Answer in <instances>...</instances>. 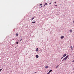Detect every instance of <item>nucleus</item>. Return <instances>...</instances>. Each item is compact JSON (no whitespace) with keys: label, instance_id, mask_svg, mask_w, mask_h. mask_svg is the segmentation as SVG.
Returning <instances> with one entry per match:
<instances>
[{"label":"nucleus","instance_id":"nucleus-9","mask_svg":"<svg viewBox=\"0 0 74 74\" xmlns=\"http://www.w3.org/2000/svg\"><path fill=\"white\" fill-rule=\"evenodd\" d=\"M70 32L71 33H72V29H71L69 30Z\"/></svg>","mask_w":74,"mask_h":74},{"label":"nucleus","instance_id":"nucleus-14","mask_svg":"<svg viewBox=\"0 0 74 74\" xmlns=\"http://www.w3.org/2000/svg\"><path fill=\"white\" fill-rule=\"evenodd\" d=\"M59 67V65H58L56 66V69L58 68Z\"/></svg>","mask_w":74,"mask_h":74},{"label":"nucleus","instance_id":"nucleus-26","mask_svg":"<svg viewBox=\"0 0 74 74\" xmlns=\"http://www.w3.org/2000/svg\"><path fill=\"white\" fill-rule=\"evenodd\" d=\"M42 6H41V7H40V8H42Z\"/></svg>","mask_w":74,"mask_h":74},{"label":"nucleus","instance_id":"nucleus-7","mask_svg":"<svg viewBox=\"0 0 74 74\" xmlns=\"http://www.w3.org/2000/svg\"><path fill=\"white\" fill-rule=\"evenodd\" d=\"M45 69H48V67L47 66H45Z\"/></svg>","mask_w":74,"mask_h":74},{"label":"nucleus","instance_id":"nucleus-8","mask_svg":"<svg viewBox=\"0 0 74 74\" xmlns=\"http://www.w3.org/2000/svg\"><path fill=\"white\" fill-rule=\"evenodd\" d=\"M45 5H48V3H45Z\"/></svg>","mask_w":74,"mask_h":74},{"label":"nucleus","instance_id":"nucleus-20","mask_svg":"<svg viewBox=\"0 0 74 74\" xmlns=\"http://www.w3.org/2000/svg\"><path fill=\"white\" fill-rule=\"evenodd\" d=\"M55 6H58V5H54Z\"/></svg>","mask_w":74,"mask_h":74},{"label":"nucleus","instance_id":"nucleus-28","mask_svg":"<svg viewBox=\"0 0 74 74\" xmlns=\"http://www.w3.org/2000/svg\"><path fill=\"white\" fill-rule=\"evenodd\" d=\"M73 23H74V21H73Z\"/></svg>","mask_w":74,"mask_h":74},{"label":"nucleus","instance_id":"nucleus-10","mask_svg":"<svg viewBox=\"0 0 74 74\" xmlns=\"http://www.w3.org/2000/svg\"><path fill=\"white\" fill-rule=\"evenodd\" d=\"M18 34L16 33V36H18Z\"/></svg>","mask_w":74,"mask_h":74},{"label":"nucleus","instance_id":"nucleus-6","mask_svg":"<svg viewBox=\"0 0 74 74\" xmlns=\"http://www.w3.org/2000/svg\"><path fill=\"white\" fill-rule=\"evenodd\" d=\"M52 70L51 69L49 71V73H51V72H52Z\"/></svg>","mask_w":74,"mask_h":74},{"label":"nucleus","instance_id":"nucleus-15","mask_svg":"<svg viewBox=\"0 0 74 74\" xmlns=\"http://www.w3.org/2000/svg\"><path fill=\"white\" fill-rule=\"evenodd\" d=\"M1 70H2V69H0V72H1Z\"/></svg>","mask_w":74,"mask_h":74},{"label":"nucleus","instance_id":"nucleus-12","mask_svg":"<svg viewBox=\"0 0 74 74\" xmlns=\"http://www.w3.org/2000/svg\"><path fill=\"white\" fill-rule=\"evenodd\" d=\"M36 22L35 21H34V22H32V23H35Z\"/></svg>","mask_w":74,"mask_h":74},{"label":"nucleus","instance_id":"nucleus-25","mask_svg":"<svg viewBox=\"0 0 74 74\" xmlns=\"http://www.w3.org/2000/svg\"><path fill=\"white\" fill-rule=\"evenodd\" d=\"M54 3H55V4H56V2H54Z\"/></svg>","mask_w":74,"mask_h":74},{"label":"nucleus","instance_id":"nucleus-23","mask_svg":"<svg viewBox=\"0 0 74 74\" xmlns=\"http://www.w3.org/2000/svg\"><path fill=\"white\" fill-rule=\"evenodd\" d=\"M51 4V3H49V5H50Z\"/></svg>","mask_w":74,"mask_h":74},{"label":"nucleus","instance_id":"nucleus-21","mask_svg":"<svg viewBox=\"0 0 74 74\" xmlns=\"http://www.w3.org/2000/svg\"><path fill=\"white\" fill-rule=\"evenodd\" d=\"M22 39H21V40H20V41H22Z\"/></svg>","mask_w":74,"mask_h":74},{"label":"nucleus","instance_id":"nucleus-17","mask_svg":"<svg viewBox=\"0 0 74 74\" xmlns=\"http://www.w3.org/2000/svg\"><path fill=\"white\" fill-rule=\"evenodd\" d=\"M64 59H63L62 60V62H63V61H64Z\"/></svg>","mask_w":74,"mask_h":74},{"label":"nucleus","instance_id":"nucleus-2","mask_svg":"<svg viewBox=\"0 0 74 74\" xmlns=\"http://www.w3.org/2000/svg\"><path fill=\"white\" fill-rule=\"evenodd\" d=\"M63 38H64V36H62L60 38L61 39H63Z\"/></svg>","mask_w":74,"mask_h":74},{"label":"nucleus","instance_id":"nucleus-1","mask_svg":"<svg viewBox=\"0 0 74 74\" xmlns=\"http://www.w3.org/2000/svg\"><path fill=\"white\" fill-rule=\"evenodd\" d=\"M68 56H67L66 57L64 58V60H66L67 58H68Z\"/></svg>","mask_w":74,"mask_h":74},{"label":"nucleus","instance_id":"nucleus-27","mask_svg":"<svg viewBox=\"0 0 74 74\" xmlns=\"http://www.w3.org/2000/svg\"><path fill=\"white\" fill-rule=\"evenodd\" d=\"M45 4L43 5V7H44L45 6Z\"/></svg>","mask_w":74,"mask_h":74},{"label":"nucleus","instance_id":"nucleus-24","mask_svg":"<svg viewBox=\"0 0 74 74\" xmlns=\"http://www.w3.org/2000/svg\"><path fill=\"white\" fill-rule=\"evenodd\" d=\"M36 73H37V72H35L34 73H35V74H36Z\"/></svg>","mask_w":74,"mask_h":74},{"label":"nucleus","instance_id":"nucleus-16","mask_svg":"<svg viewBox=\"0 0 74 74\" xmlns=\"http://www.w3.org/2000/svg\"><path fill=\"white\" fill-rule=\"evenodd\" d=\"M71 49H73V47L71 46Z\"/></svg>","mask_w":74,"mask_h":74},{"label":"nucleus","instance_id":"nucleus-22","mask_svg":"<svg viewBox=\"0 0 74 74\" xmlns=\"http://www.w3.org/2000/svg\"><path fill=\"white\" fill-rule=\"evenodd\" d=\"M64 57H62L61 58V59H63V58Z\"/></svg>","mask_w":74,"mask_h":74},{"label":"nucleus","instance_id":"nucleus-11","mask_svg":"<svg viewBox=\"0 0 74 74\" xmlns=\"http://www.w3.org/2000/svg\"><path fill=\"white\" fill-rule=\"evenodd\" d=\"M34 18H35L34 17L32 18L31 19V21H32V20H33V19H34Z\"/></svg>","mask_w":74,"mask_h":74},{"label":"nucleus","instance_id":"nucleus-29","mask_svg":"<svg viewBox=\"0 0 74 74\" xmlns=\"http://www.w3.org/2000/svg\"><path fill=\"white\" fill-rule=\"evenodd\" d=\"M14 39H13L12 40H14Z\"/></svg>","mask_w":74,"mask_h":74},{"label":"nucleus","instance_id":"nucleus-18","mask_svg":"<svg viewBox=\"0 0 74 74\" xmlns=\"http://www.w3.org/2000/svg\"><path fill=\"white\" fill-rule=\"evenodd\" d=\"M39 5H42V3L40 4Z\"/></svg>","mask_w":74,"mask_h":74},{"label":"nucleus","instance_id":"nucleus-5","mask_svg":"<svg viewBox=\"0 0 74 74\" xmlns=\"http://www.w3.org/2000/svg\"><path fill=\"white\" fill-rule=\"evenodd\" d=\"M36 57L37 58H38V55H36Z\"/></svg>","mask_w":74,"mask_h":74},{"label":"nucleus","instance_id":"nucleus-13","mask_svg":"<svg viewBox=\"0 0 74 74\" xmlns=\"http://www.w3.org/2000/svg\"><path fill=\"white\" fill-rule=\"evenodd\" d=\"M16 44H19V42H16Z\"/></svg>","mask_w":74,"mask_h":74},{"label":"nucleus","instance_id":"nucleus-4","mask_svg":"<svg viewBox=\"0 0 74 74\" xmlns=\"http://www.w3.org/2000/svg\"><path fill=\"white\" fill-rule=\"evenodd\" d=\"M66 54H64L63 56V57H65V56H66Z\"/></svg>","mask_w":74,"mask_h":74},{"label":"nucleus","instance_id":"nucleus-19","mask_svg":"<svg viewBox=\"0 0 74 74\" xmlns=\"http://www.w3.org/2000/svg\"><path fill=\"white\" fill-rule=\"evenodd\" d=\"M49 73H50V72H49L48 73H47V74H49Z\"/></svg>","mask_w":74,"mask_h":74},{"label":"nucleus","instance_id":"nucleus-3","mask_svg":"<svg viewBox=\"0 0 74 74\" xmlns=\"http://www.w3.org/2000/svg\"><path fill=\"white\" fill-rule=\"evenodd\" d=\"M36 51H38V48H36Z\"/></svg>","mask_w":74,"mask_h":74}]
</instances>
